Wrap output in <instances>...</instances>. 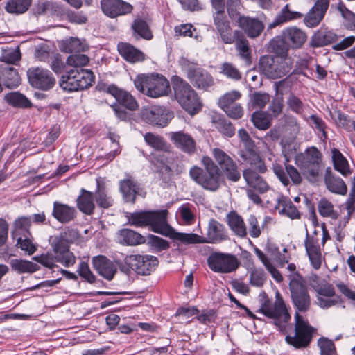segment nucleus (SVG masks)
Returning a JSON list of instances; mask_svg holds the SVG:
<instances>
[{
    "label": "nucleus",
    "mask_w": 355,
    "mask_h": 355,
    "mask_svg": "<svg viewBox=\"0 0 355 355\" xmlns=\"http://www.w3.org/2000/svg\"><path fill=\"white\" fill-rule=\"evenodd\" d=\"M203 168L194 166L189 170V176L204 189L216 191L225 182L223 175L214 161L208 156L202 158Z\"/></svg>",
    "instance_id": "1"
},
{
    "label": "nucleus",
    "mask_w": 355,
    "mask_h": 355,
    "mask_svg": "<svg viewBox=\"0 0 355 355\" xmlns=\"http://www.w3.org/2000/svg\"><path fill=\"white\" fill-rule=\"evenodd\" d=\"M53 252H48L40 256H35L33 259L44 267L53 269L58 267L56 262L69 268L76 263V257L69 250L68 241L62 236H55L51 243Z\"/></svg>",
    "instance_id": "2"
},
{
    "label": "nucleus",
    "mask_w": 355,
    "mask_h": 355,
    "mask_svg": "<svg viewBox=\"0 0 355 355\" xmlns=\"http://www.w3.org/2000/svg\"><path fill=\"white\" fill-rule=\"evenodd\" d=\"M171 82L175 98L182 108L191 115L198 112L202 105L197 93L191 86L177 75L171 78Z\"/></svg>",
    "instance_id": "3"
},
{
    "label": "nucleus",
    "mask_w": 355,
    "mask_h": 355,
    "mask_svg": "<svg viewBox=\"0 0 355 355\" xmlns=\"http://www.w3.org/2000/svg\"><path fill=\"white\" fill-rule=\"evenodd\" d=\"M133 83L139 92L150 98L166 96L171 91L168 80L158 73L139 74Z\"/></svg>",
    "instance_id": "4"
},
{
    "label": "nucleus",
    "mask_w": 355,
    "mask_h": 355,
    "mask_svg": "<svg viewBox=\"0 0 355 355\" xmlns=\"http://www.w3.org/2000/svg\"><path fill=\"white\" fill-rule=\"evenodd\" d=\"M166 210L141 211L130 213L128 216L131 225L144 227L150 226L151 230L161 234H166L169 225L166 222Z\"/></svg>",
    "instance_id": "5"
},
{
    "label": "nucleus",
    "mask_w": 355,
    "mask_h": 355,
    "mask_svg": "<svg viewBox=\"0 0 355 355\" xmlns=\"http://www.w3.org/2000/svg\"><path fill=\"white\" fill-rule=\"evenodd\" d=\"M315 331L307 320L295 312L294 331L286 335L285 340L295 349L306 348L310 345Z\"/></svg>",
    "instance_id": "6"
},
{
    "label": "nucleus",
    "mask_w": 355,
    "mask_h": 355,
    "mask_svg": "<svg viewBox=\"0 0 355 355\" xmlns=\"http://www.w3.org/2000/svg\"><path fill=\"white\" fill-rule=\"evenodd\" d=\"M94 78L91 70L71 69L67 70L65 74L62 75L60 85L66 92H77L92 86Z\"/></svg>",
    "instance_id": "7"
},
{
    "label": "nucleus",
    "mask_w": 355,
    "mask_h": 355,
    "mask_svg": "<svg viewBox=\"0 0 355 355\" xmlns=\"http://www.w3.org/2000/svg\"><path fill=\"white\" fill-rule=\"evenodd\" d=\"M290 57L262 56L259 60L260 71L268 78L276 79L286 76L293 67Z\"/></svg>",
    "instance_id": "8"
},
{
    "label": "nucleus",
    "mask_w": 355,
    "mask_h": 355,
    "mask_svg": "<svg viewBox=\"0 0 355 355\" xmlns=\"http://www.w3.org/2000/svg\"><path fill=\"white\" fill-rule=\"evenodd\" d=\"M296 164L304 175L310 182H315L321 169L322 155L317 148L312 146L295 157Z\"/></svg>",
    "instance_id": "9"
},
{
    "label": "nucleus",
    "mask_w": 355,
    "mask_h": 355,
    "mask_svg": "<svg viewBox=\"0 0 355 355\" xmlns=\"http://www.w3.org/2000/svg\"><path fill=\"white\" fill-rule=\"evenodd\" d=\"M289 290L296 312H306L310 309L311 297L308 288L302 277H293L290 279Z\"/></svg>",
    "instance_id": "10"
},
{
    "label": "nucleus",
    "mask_w": 355,
    "mask_h": 355,
    "mask_svg": "<svg viewBox=\"0 0 355 355\" xmlns=\"http://www.w3.org/2000/svg\"><path fill=\"white\" fill-rule=\"evenodd\" d=\"M180 64L187 78L197 88L206 89L214 84L213 77L207 71L198 67L197 64L182 58Z\"/></svg>",
    "instance_id": "11"
},
{
    "label": "nucleus",
    "mask_w": 355,
    "mask_h": 355,
    "mask_svg": "<svg viewBox=\"0 0 355 355\" xmlns=\"http://www.w3.org/2000/svg\"><path fill=\"white\" fill-rule=\"evenodd\" d=\"M211 155L214 162L229 181L236 182L241 179V173L236 162L224 150L214 148L211 149Z\"/></svg>",
    "instance_id": "12"
},
{
    "label": "nucleus",
    "mask_w": 355,
    "mask_h": 355,
    "mask_svg": "<svg viewBox=\"0 0 355 355\" xmlns=\"http://www.w3.org/2000/svg\"><path fill=\"white\" fill-rule=\"evenodd\" d=\"M28 80L31 86L42 91L51 89L56 83L53 73L47 69L32 67L27 70Z\"/></svg>",
    "instance_id": "13"
},
{
    "label": "nucleus",
    "mask_w": 355,
    "mask_h": 355,
    "mask_svg": "<svg viewBox=\"0 0 355 355\" xmlns=\"http://www.w3.org/2000/svg\"><path fill=\"white\" fill-rule=\"evenodd\" d=\"M207 264L215 272L230 273L239 268L240 262L234 255L214 252L209 256Z\"/></svg>",
    "instance_id": "14"
},
{
    "label": "nucleus",
    "mask_w": 355,
    "mask_h": 355,
    "mask_svg": "<svg viewBox=\"0 0 355 355\" xmlns=\"http://www.w3.org/2000/svg\"><path fill=\"white\" fill-rule=\"evenodd\" d=\"M124 261L132 270L140 275H150L159 263L156 257L141 254L126 256Z\"/></svg>",
    "instance_id": "15"
},
{
    "label": "nucleus",
    "mask_w": 355,
    "mask_h": 355,
    "mask_svg": "<svg viewBox=\"0 0 355 355\" xmlns=\"http://www.w3.org/2000/svg\"><path fill=\"white\" fill-rule=\"evenodd\" d=\"M141 116L146 123L159 127H165L173 118V113L165 107L153 105L141 110Z\"/></svg>",
    "instance_id": "16"
},
{
    "label": "nucleus",
    "mask_w": 355,
    "mask_h": 355,
    "mask_svg": "<svg viewBox=\"0 0 355 355\" xmlns=\"http://www.w3.org/2000/svg\"><path fill=\"white\" fill-rule=\"evenodd\" d=\"M259 312L272 320V323L279 329L284 327V324L291 318L282 300L277 301L273 304H263L259 309Z\"/></svg>",
    "instance_id": "17"
},
{
    "label": "nucleus",
    "mask_w": 355,
    "mask_h": 355,
    "mask_svg": "<svg viewBox=\"0 0 355 355\" xmlns=\"http://www.w3.org/2000/svg\"><path fill=\"white\" fill-rule=\"evenodd\" d=\"M101 8L106 16L115 18L132 12V6L123 0H101Z\"/></svg>",
    "instance_id": "18"
},
{
    "label": "nucleus",
    "mask_w": 355,
    "mask_h": 355,
    "mask_svg": "<svg viewBox=\"0 0 355 355\" xmlns=\"http://www.w3.org/2000/svg\"><path fill=\"white\" fill-rule=\"evenodd\" d=\"M213 19L217 33L224 44H232L234 43L236 38L242 33L239 30H232L230 22L226 16L223 17L218 15Z\"/></svg>",
    "instance_id": "19"
},
{
    "label": "nucleus",
    "mask_w": 355,
    "mask_h": 355,
    "mask_svg": "<svg viewBox=\"0 0 355 355\" xmlns=\"http://www.w3.org/2000/svg\"><path fill=\"white\" fill-rule=\"evenodd\" d=\"M329 2L330 0H316L304 16V22L307 27H315L322 21L329 8Z\"/></svg>",
    "instance_id": "20"
},
{
    "label": "nucleus",
    "mask_w": 355,
    "mask_h": 355,
    "mask_svg": "<svg viewBox=\"0 0 355 355\" xmlns=\"http://www.w3.org/2000/svg\"><path fill=\"white\" fill-rule=\"evenodd\" d=\"M237 25L250 39L260 36L265 28L263 23L258 18L245 15L238 19Z\"/></svg>",
    "instance_id": "21"
},
{
    "label": "nucleus",
    "mask_w": 355,
    "mask_h": 355,
    "mask_svg": "<svg viewBox=\"0 0 355 355\" xmlns=\"http://www.w3.org/2000/svg\"><path fill=\"white\" fill-rule=\"evenodd\" d=\"M168 137L173 144L184 153L191 155L196 151V142L190 135L177 131L169 132Z\"/></svg>",
    "instance_id": "22"
},
{
    "label": "nucleus",
    "mask_w": 355,
    "mask_h": 355,
    "mask_svg": "<svg viewBox=\"0 0 355 355\" xmlns=\"http://www.w3.org/2000/svg\"><path fill=\"white\" fill-rule=\"evenodd\" d=\"M318 239L310 236L307 229L306 230V239L304 246L307 255L309 256L311 264L318 270L321 266V250L318 243Z\"/></svg>",
    "instance_id": "23"
},
{
    "label": "nucleus",
    "mask_w": 355,
    "mask_h": 355,
    "mask_svg": "<svg viewBox=\"0 0 355 355\" xmlns=\"http://www.w3.org/2000/svg\"><path fill=\"white\" fill-rule=\"evenodd\" d=\"M107 91L116 98L121 106L125 107L131 111H135L138 109L139 104L130 93L114 85H109Z\"/></svg>",
    "instance_id": "24"
},
{
    "label": "nucleus",
    "mask_w": 355,
    "mask_h": 355,
    "mask_svg": "<svg viewBox=\"0 0 355 355\" xmlns=\"http://www.w3.org/2000/svg\"><path fill=\"white\" fill-rule=\"evenodd\" d=\"M285 169L286 172L282 166L278 164L273 166V171L275 174L284 186L286 187L290 184L288 175L291 178L293 184L298 185L302 182V176L294 166L288 164V163H285Z\"/></svg>",
    "instance_id": "25"
},
{
    "label": "nucleus",
    "mask_w": 355,
    "mask_h": 355,
    "mask_svg": "<svg viewBox=\"0 0 355 355\" xmlns=\"http://www.w3.org/2000/svg\"><path fill=\"white\" fill-rule=\"evenodd\" d=\"M92 265L98 274L107 280L112 279L116 272L115 264L103 255L94 257Z\"/></svg>",
    "instance_id": "26"
},
{
    "label": "nucleus",
    "mask_w": 355,
    "mask_h": 355,
    "mask_svg": "<svg viewBox=\"0 0 355 355\" xmlns=\"http://www.w3.org/2000/svg\"><path fill=\"white\" fill-rule=\"evenodd\" d=\"M227 239L225 226L215 219H210L207 226L205 243H217Z\"/></svg>",
    "instance_id": "27"
},
{
    "label": "nucleus",
    "mask_w": 355,
    "mask_h": 355,
    "mask_svg": "<svg viewBox=\"0 0 355 355\" xmlns=\"http://www.w3.org/2000/svg\"><path fill=\"white\" fill-rule=\"evenodd\" d=\"M76 214L74 207L58 201L53 202L52 216L61 223L73 221L76 217Z\"/></svg>",
    "instance_id": "28"
},
{
    "label": "nucleus",
    "mask_w": 355,
    "mask_h": 355,
    "mask_svg": "<svg viewBox=\"0 0 355 355\" xmlns=\"http://www.w3.org/2000/svg\"><path fill=\"white\" fill-rule=\"evenodd\" d=\"M243 176L247 184L257 190L259 193H264L270 189L268 182L256 171L251 168L245 169Z\"/></svg>",
    "instance_id": "29"
},
{
    "label": "nucleus",
    "mask_w": 355,
    "mask_h": 355,
    "mask_svg": "<svg viewBox=\"0 0 355 355\" xmlns=\"http://www.w3.org/2000/svg\"><path fill=\"white\" fill-rule=\"evenodd\" d=\"M275 208L280 215L287 216L291 220L301 218V213L288 197L280 196L277 199Z\"/></svg>",
    "instance_id": "30"
},
{
    "label": "nucleus",
    "mask_w": 355,
    "mask_h": 355,
    "mask_svg": "<svg viewBox=\"0 0 355 355\" xmlns=\"http://www.w3.org/2000/svg\"><path fill=\"white\" fill-rule=\"evenodd\" d=\"M324 183L327 189L332 193L345 196L347 192V187L343 180L332 174L329 168L326 170Z\"/></svg>",
    "instance_id": "31"
},
{
    "label": "nucleus",
    "mask_w": 355,
    "mask_h": 355,
    "mask_svg": "<svg viewBox=\"0 0 355 355\" xmlns=\"http://www.w3.org/2000/svg\"><path fill=\"white\" fill-rule=\"evenodd\" d=\"M117 48L119 54L130 63L140 62L145 60V54L129 43L120 42Z\"/></svg>",
    "instance_id": "32"
},
{
    "label": "nucleus",
    "mask_w": 355,
    "mask_h": 355,
    "mask_svg": "<svg viewBox=\"0 0 355 355\" xmlns=\"http://www.w3.org/2000/svg\"><path fill=\"white\" fill-rule=\"evenodd\" d=\"M230 229L239 238H245L248 235L247 227L243 218L235 211H230L226 216Z\"/></svg>",
    "instance_id": "33"
},
{
    "label": "nucleus",
    "mask_w": 355,
    "mask_h": 355,
    "mask_svg": "<svg viewBox=\"0 0 355 355\" xmlns=\"http://www.w3.org/2000/svg\"><path fill=\"white\" fill-rule=\"evenodd\" d=\"M0 81L8 88L17 87L21 82V78L17 69L10 65L0 66Z\"/></svg>",
    "instance_id": "34"
},
{
    "label": "nucleus",
    "mask_w": 355,
    "mask_h": 355,
    "mask_svg": "<svg viewBox=\"0 0 355 355\" xmlns=\"http://www.w3.org/2000/svg\"><path fill=\"white\" fill-rule=\"evenodd\" d=\"M239 155L243 161L254 166L259 173L266 172L267 167L259 153L254 150V147H245V150H241Z\"/></svg>",
    "instance_id": "35"
},
{
    "label": "nucleus",
    "mask_w": 355,
    "mask_h": 355,
    "mask_svg": "<svg viewBox=\"0 0 355 355\" xmlns=\"http://www.w3.org/2000/svg\"><path fill=\"white\" fill-rule=\"evenodd\" d=\"M337 40V35L327 29L318 30L311 37L310 46L313 48L329 45Z\"/></svg>",
    "instance_id": "36"
},
{
    "label": "nucleus",
    "mask_w": 355,
    "mask_h": 355,
    "mask_svg": "<svg viewBox=\"0 0 355 355\" xmlns=\"http://www.w3.org/2000/svg\"><path fill=\"white\" fill-rule=\"evenodd\" d=\"M131 29L132 31V37L136 40H139L140 39L150 40L153 37L149 25L141 18H137L133 21Z\"/></svg>",
    "instance_id": "37"
},
{
    "label": "nucleus",
    "mask_w": 355,
    "mask_h": 355,
    "mask_svg": "<svg viewBox=\"0 0 355 355\" xmlns=\"http://www.w3.org/2000/svg\"><path fill=\"white\" fill-rule=\"evenodd\" d=\"M284 37L293 49L300 48L306 40V35L302 30L295 28H288L284 33Z\"/></svg>",
    "instance_id": "38"
},
{
    "label": "nucleus",
    "mask_w": 355,
    "mask_h": 355,
    "mask_svg": "<svg viewBox=\"0 0 355 355\" xmlns=\"http://www.w3.org/2000/svg\"><path fill=\"white\" fill-rule=\"evenodd\" d=\"M94 194L84 189H81V194L77 198V207L80 211L92 215L95 208Z\"/></svg>",
    "instance_id": "39"
},
{
    "label": "nucleus",
    "mask_w": 355,
    "mask_h": 355,
    "mask_svg": "<svg viewBox=\"0 0 355 355\" xmlns=\"http://www.w3.org/2000/svg\"><path fill=\"white\" fill-rule=\"evenodd\" d=\"M166 236L184 244L205 243V238L194 233H182L173 230L169 227Z\"/></svg>",
    "instance_id": "40"
},
{
    "label": "nucleus",
    "mask_w": 355,
    "mask_h": 355,
    "mask_svg": "<svg viewBox=\"0 0 355 355\" xmlns=\"http://www.w3.org/2000/svg\"><path fill=\"white\" fill-rule=\"evenodd\" d=\"M138 189V185L132 178H127L120 182V191L126 202H135Z\"/></svg>",
    "instance_id": "41"
},
{
    "label": "nucleus",
    "mask_w": 355,
    "mask_h": 355,
    "mask_svg": "<svg viewBox=\"0 0 355 355\" xmlns=\"http://www.w3.org/2000/svg\"><path fill=\"white\" fill-rule=\"evenodd\" d=\"M119 239L121 243L127 245H137L146 241L144 236L130 229L121 230L119 233Z\"/></svg>",
    "instance_id": "42"
},
{
    "label": "nucleus",
    "mask_w": 355,
    "mask_h": 355,
    "mask_svg": "<svg viewBox=\"0 0 355 355\" xmlns=\"http://www.w3.org/2000/svg\"><path fill=\"white\" fill-rule=\"evenodd\" d=\"M303 15L299 12L291 11L286 4L277 14L274 21L268 24V28L272 29L288 21L301 18Z\"/></svg>",
    "instance_id": "43"
},
{
    "label": "nucleus",
    "mask_w": 355,
    "mask_h": 355,
    "mask_svg": "<svg viewBox=\"0 0 355 355\" xmlns=\"http://www.w3.org/2000/svg\"><path fill=\"white\" fill-rule=\"evenodd\" d=\"M235 47L239 53L241 59L244 60L247 65L251 64V49L248 40L245 37L243 33L235 40Z\"/></svg>",
    "instance_id": "44"
},
{
    "label": "nucleus",
    "mask_w": 355,
    "mask_h": 355,
    "mask_svg": "<svg viewBox=\"0 0 355 355\" xmlns=\"http://www.w3.org/2000/svg\"><path fill=\"white\" fill-rule=\"evenodd\" d=\"M331 8L340 13L344 19V25L348 30H355V13L349 10L343 1H339L336 4H332Z\"/></svg>",
    "instance_id": "45"
},
{
    "label": "nucleus",
    "mask_w": 355,
    "mask_h": 355,
    "mask_svg": "<svg viewBox=\"0 0 355 355\" xmlns=\"http://www.w3.org/2000/svg\"><path fill=\"white\" fill-rule=\"evenodd\" d=\"M331 156L334 168L337 171L344 176L350 174L351 171L348 162L339 150L333 148L331 150Z\"/></svg>",
    "instance_id": "46"
},
{
    "label": "nucleus",
    "mask_w": 355,
    "mask_h": 355,
    "mask_svg": "<svg viewBox=\"0 0 355 355\" xmlns=\"http://www.w3.org/2000/svg\"><path fill=\"white\" fill-rule=\"evenodd\" d=\"M12 270L19 274L33 273L40 270V266L30 261L23 259H12L10 261Z\"/></svg>",
    "instance_id": "47"
},
{
    "label": "nucleus",
    "mask_w": 355,
    "mask_h": 355,
    "mask_svg": "<svg viewBox=\"0 0 355 355\" xmlns=\"http://www.w3.org/2000/svg\"><path fill=\"white\" fill-rule=\"evenodd\" d=\"M32 1L33 0H8L5 10L10 14L21 15L28 10Z\"/></svg>",
    "instance_id": "48"
},
{
    "label": "nucleus",
    "mask_w": 355,
    "mask_h": 355,
    "mask_svg": "<svg viewBox=\"0 0 355 355\" xmlns=\"http://www.w3.org/2000/svg\"><path fill=\"white\" fill-rule=\"evenodd\" d=\"M270 219L269 217H266L260 225L257 218L254 215H250L247 219V231H248L250 236L254 239L258 238L261 235V231L264 229L265 225Z\"/></svg>",
    "instance_id": "49"
},
{
    "label": "nucleus",
    "mask_w": 355,
    "mask_h": 355,
    "mask_svg": "<svg viewBox=\"0 0 355 355\" xmlns=\"http://www.w3.org/2000/svg\"><path fill=\"white\" fill-rule=\"evenodd\" d=\"M144 140L148 146L155 150L165 152L169 151L170 145L158 135H155L152 132H147L144 135Z\"/></svg>",
    "instance_id": "50"
},
{
    "label": "nucleus",
    "mask_w": 355,
    "mask_h": 355,
    "mask_svg": "<svg viewBox=\"0 0 355 355\" xmlns=\"http://www.w3.org/2000/svg\"><path fill=\"white\" fill-rule=\"evenodd\" d=\"M214 127L224 136L232 137L235 133V128L230 121L220 116H214L212 119Z\"/></svg>",
    "instance_id": "51"
},
{
    "label": "nucleus",
    "mask_w": 355,
    "mask_h": 355,
    "mask_svg": "<svg viewBox=\"0 0 355 355\" xmlns=\"http://www.w3.org/2000/svg\"><path fill=\"white\" fill-rule=\"evenodd\" d=\"M96 204L103 209H108L114 204V199L109 195L103 187H101L98 182V187L94 194Z\"/></svg>",
    "instance_id": "52"
},
{
    "label": "nucleus",
    "mask_w": 355,
    "mask_h": 355,
    "mask_svg": "<svg viewBox=\"0 0 355 355\" xmlns=\"http://www.w3.org/2000/svg\"><path fill=\"white\" fill-rule=\"evenodd\" d=\"M332 118L338 127L345 129L348 132H353V129H354V119H352L349 116L340 111H335L332 114Z\"/></svg>",
    "instance_id": "53"
},
{
    "label": "nucleus",
    "mask_w": 355,
    "mask_h": 355,
    "mask_svg": "<svg viewBox=\"0 0 355 355\" xmlns=\"http://www.w3.org/2000/svg\"><path fill=\"white\" fill-rule=\"evenodd\" d=\"M270 51L278 57H288V43L285 39L277 37L271 40L269 44Z\"/></svg>",
    "instance_id": "54"
},
{
    "label": "nucleus",
    "mask_w": 355,
    "mask_h": 355,
    "mask_svg": "<svg viewBox=\"0 0 355 355\" xmlns=\"http://www.w3.org/2000/svg\"><path fill=\"white\" fill-rule=\"evenodd\" d=\"M319 214L322 217H328L332 219H337L338 212L334 210L333 204L326 198H322L318 205Z\"/></svg>",
    "instance_id": "55"
},
{
    "label": "nucleus",
    "mask_w": 355,
    "mask_h": 355,
    "mask_svg": "<svg viewBox=\"0 0 355 355\" xmlns=\"http://www.w3.org/2000/svg\"><path fill=\"white\" fill-rule=\"evenodd\" d=\"M7 102L14 106L19 107H29L31 105V101L23 94L19 92H11L6 96Z\"/></svg>",
    "instance_id": "56"
},
{
    "label": "nucleus",
    "mask_w": 355,
    "mask_h": 355,
    "mask_svg": "<svg viewBox=\"0 0 355 355\" xmlns=\"http://www.w3.org/2000/svg\"><path fill=\"white\" fill-rule=\"evenodd\" d=\"M227 12L232 21L237 22L238 19L243 15H241L243 6L241 0H227L225 3Z\"/></svg>",
    "instance_id": "57"
},
{
    "label": "nucleus",
    "mask_w": 355,
    "mask_h": 355,
    "mask_svg": "<svg viewBox=\"0 0 355 355\" xmlns=\"http://www.w3.org/2000/svg\"><path fill=\"white\" fill-rule=\"evenodd\" d=\"M220 69V73L229 79L238 81L242 78L241 73L239 69L230 62L223 63Z\"/></svg>",
    "instance_id": "58"
},
{
    "label": "nucleus",
    "mask_w": 355,
    "mask_h": 355,
    "mask_svg": "<svg viewBox=\"0 0 355 355\" xmlns=\"http://www.w3.org/2000/svg\"><path fill=\"white\" fill-rule=\"evenodd\" d=\"M270 101L268 94L261 92H256L250 96V103L254 109L263 108Z\"/></svg>",
    "instance_id": "59"
},
{
    "label": "nucleus",
    "mask_w": 355,
    "mask_h": 355,
    "mask_svg": "<svg viewBox=\"0 0 355 355\" xmlns=\"http://www.w3.org/2000/svg\"><path fill=\"white\" fill-rule=\"evenodd\" d=\"M254 125L259 130H266L270 126L269 116L263 112H255L252 115Z\"/></svg>",
    "instance_id": "60"
},
{
    "label": "nucleus",
    "mask_w": 355,
    "mask_h": 355,
    "mask_svg": "<svg viewBox=\"0 0 355 355\" xmlns=\"http://www.w3.org/2000/svg\"><path fill=\"white\" fill-rule=\"evenodd\" d=\"M89 62V59L86 55L75 53L68 56L66 63L73 69H80L83 67L87 65Z\"/></svg>",
    "instance_id": "61"
},
{
    "label": "nucleus",
    "mask_w": 355,
    "mask_h": 355,
    "mask_svg": "<svg viewBox=\"0 0 355 355\" xmlns=\"http://www.w3.org/2000/svg\"><path fill=\"white\" fill-rule=\"evenodd\" d=\"M268 251L272 259L281 265H284L289 261L290 257L286 254L288 251L286 248H284L282 252H281L276 245H270Z\"/></svg>",
    "instance_id": "62"
},
{
    "label": "nucleus",
    "mask_w": 355,
    "mask_h": 355,
    "mask_svg": "<svg viewBox=\"0 0 355 355\" xmlns=\"http://www.w3.org/2000/svg\"><path fill=\"white\" fill-rule=\"evenodd\" d=\"M308 121L313 128L318 130L321 139L325 140L327 138V125L321 118L315 114H312L309 116Z\"/></svg>",
    "instance_id": "63"
},
{
    "label": "nucleus",
    "mask_w": 355,
    "mask_h": 355,
    "mask_svg": "<svg viewBox=\"0 0 355 355\" xmlns=\"http://www.w3.org/2000/svg\"><path fill=\"white\" fill-rule=\"evenodd\" d=\"M318 346L321 355H337L334 343L327 338H320L318 340Z\"/></svg>",
    "instance_id": "64"
}]
</instances>
